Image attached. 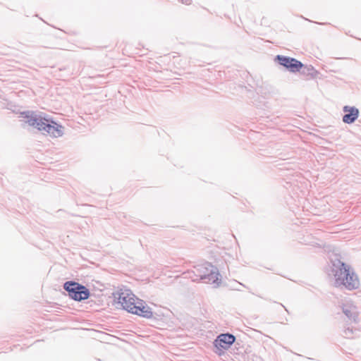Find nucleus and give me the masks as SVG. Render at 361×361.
I'll return each mask as SVG.
<instances>
[{"instance_id":"obj_1","label":"nucleus","mask_w":361,"mask_h":361,"mask_svg":"<svg viewBox=\"0 0 361 361\" xmlns=\"http://www.w3.org/2000/svg\"><path fill=\"white\" fill-rule=\"evenodd\" d=\"M114 297L127 312L147 319L153 317L151 307L136 297L130 289H120L114 294Z\"/></svg>"},{"instance_id":"obj_2","label":"nucleus","mask_w":361,"mask_h":361,"mask_svg":"<svg viewBox=\"0 0 361 361\" xmlns=\"http://www.w3.org/2000/svg\"><path fill=\"white\" fill-rule=\"evenodd\" d=\"M336 286H344L348 290L357 289L360 286V280L350 265L340 262L338 269L334 273Z\"/></svg>"},{"instance_id":"obj_3","label":"nucleus","mask_w":361,"mask_h":361,"mask_svg":"<svg viewBox=\"0 0 361 361\" xmlns=\"http://www.w3.org/2000/svg\"><path fill=\"white\" fill-rule=\"evenodd\" d=\"M64 289L68 293V295L76 301L86 300L90 296L89 290L84 286L74 282L67 281L64 283Z\"/></svg>"},{"instance_id":"obj_4","label":"nucleus","mask_w":361,"mask_h":361,"mask_svg":"<svg viewBox=\"0 0 361 361\" xmlns=\"http://www.w3.org/2000/svg\"><path fill=\"white\" fill-rule=\"evenodd\" d=\"M235 337L231 334H221L214 341V345L216 349V353L221 355L225 350H228L235 342Z\"/></svg>"},{"instance_id":"obj_5","label":"nucleus","mask_w":361,"mask_h":361,"mask_svg":"<svg viewBox=\"0 0 361 361\" xmlns=\"http://www.w3.org/2000/svg\"><path fill=\"white\" fill-rule=\"evenodd\" d=\"M216 269L209 263H204L195 267V273L197 277H199L201 280L208 279L209 281H214L218 279V273Z\"/></svg>"},{"instance_id":"obj_6","label":"nucleus","mask_w":361,"mask_h":361,"mask_svg":"<svg viewBox=\"0 0 361 361\" xmlns=\"http://www.w3.org/2000/svg\"><path fill=\"white\" fill-rule=\"evenodd\" d=\"M276 59L279 63L293 73L299 72L304 65L294 58L278 55Z\"/></svg>"},{"instance_id":"obj_7","label":"nucleus","mask_w":361,"mask_h":361,"mask_svg":"<svg viewBox=\"0 0 361 361\" xmlns=\"http://www.w3.org/2000/svg\"><path fill=\"white\" fill-rule=\"evenodd\" d=\"M25 118H27L26 123L31 126L37 128L39 130H44L48 120L40 116L33 115V114H25Z\"/></svg>"},{"instance_id":"obj_8","label":"nucleus","mask_w":361,"mask_h":361,"mask_svg":"<svg viewBox=\"0 0 361 361\" xmlns=\"http://www.w3.org/2000/svg\"><path fill=\"white\" fill-rule=\"evenodd\" d=\"M343 111L345 114L343 117V121L345 123H353L359 115L358 109L353 106H345L343 108Z\"/></svg>"},{"instance_id":"obj_9","label":"nucleus","mask_w":361,"mask_h":361,"mask_svg":"<svg viewBox=\"0 0 361 361\" xmlns=\"http://www.w3.org/2000/svg\"><path fill=\"white\" fill-rule=\"evenodd\" d=\"M343 313L350 319H355L357 312L356 307L351 302H346L343 305Z\"/></svg>"},{"instance_id":"obj_10","label":"nucleus","mask_w":361,"mask_h":361,"mask_svg":"<svg viewBox=\"0 0 361 361\" xmlns=\"http://www.w3.org/2000/svg\"><path fill=\"white\" fill-rule=\"evenodd\" d=\"M52 123L53 124H50L47 123L44 130L54 137L59 136L61 135V130L59 126L54 122H52Z\"/></svg>"},{"instance_id":"obj_11","label":"nucleus","mask_w":361,"mask_h":361,"mask_svg":"<svg viewBox=\"0 0 361 361\" xmlns=\"http://www.w3.org/2000/svg\"><path fill=\"white\" fill-rule=\"evenodd\" d=\"M302 73L311 78H316L318 75V71L312 66H304Z\"/></svg>"},{"instance_id":"obj_12","label":"nucleus","mask_w":361,"mask_h":361,"mask_svg":"<svg viewBox=\"0 0 361 361\" xmlns=\"http://www.w3.org/2000/svg\"><path fill=\"white\" fill-rule=\"evenodd\" d=\"M181 1L183 4H185L188 5L190 4V3H191V0H181Z\"/></svg>"}]
</instances>
